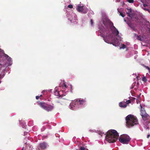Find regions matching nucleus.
<instances>
[{
  "label": "nucleus",
  "instance_id": "1",
  "mask_svg": "<svg viewBox=\"0 0 150 150\" xmlns=\"http://www.w3.org/2000/svg\"><path fill=\"white\" fill-rule=\"evenodd\" d=\"M103 23L101 27L99 26V35L103 38L106 42L112 44L115 46L119 45L121 38L119 35V32L114 26L113 23L106 18L103 19Z\"/></svg>",
  "mask_w": 150,
  "mask_h": 150
},
{
  "label": "nucleus",
  "instance_id": "2",
  "mask_svg": "<svg viewBox=\"0 0 150 150\" xmlns=\"http://www.w3.org/2000/svg\"><path fill=\"white\" fill-rule=\"evenodd\" d=\"M72 88V85L70 84L68 85L63 81L61 83V86H59L56 87L54 89V94L59 97L65 96L67 92L70 90L71 91Z\"/></svg>",
  "mask_w": 150,
  "mask_h": 150
},
{
  "label": "nucleus",
  "instance_id": "3",
  "mask_svg": "<svg viewBox=\"0 0 150 150\" xmlns=\"http://www.w3.org/2000/svg\"><path fill=\"white\" fill-rule=\"evenodd\" d=\"M119 136L118 133L115 130L108 131L105 137V140L109 143H113L116 142Z\"/></svg>",
  "mask_w": 150,
  "mask_h": 150
},
{
  "label": "nucleus",
  "instance_id": "4",
  "mask_svg": "<svg viewBox=\"0 0 150 150\" xmlns=\"http://www.w3.org/2000/svg\"><path fill=\"white\" fill-rule=\"evenodd\" d=\"M85 101L82 99H76L70 103L69 108L71 110H75L82 107L85 105Z\"/></svg>",
  "mask_w": 150,
  "mask_h": 150
},
{
  "label": "nucleus",
  "instance_id": "5",
  "mask_svg": "<svg viewBox=\"0 0 150 150\" xmlns=\"http://www.w3.org/2000/svg\"><path fill=\"white\" fill-rule=\"evenodd\" d=\"M125 119L127 126L129 127L138 124L137 117L133 115H128L126 117Z\"/></svg>",
  "mask_w": 150,
  "mask_h": 150
},
{
  "label": "nucleus",
  "instance_id": "6",
  "mask_svg": "<svg viewBox=\"0 0 150 150\" xmlns=\"http://www.w3.org/2000/svg\"><path fill=\"white\" fill-rule=\"evenodd\" d=\"M67 17L68 19L71 23L74 24L76 23L78 19L77 16L76 14L73 12L72 11H70L68 13H67Z\"/></svg>",
  "mask_w": 150,
  "mask_h": 150
},
{
  "label": "nucleus",
  "instance_id": "7",
  "mask_svg": "<svg viewBox=\"0 0 150 150\" xmlns=\"http://www.w3.org/2000/svg\"><path fill=\"white\" fill-rule=\"evenodd\" d=\"M131 140V138L127 134L121 135L119 139V142L124 144H129Z\"/></svg>",
  "mask_w": 150,
  "mask_h": 150
},
{
  "label": "nucleus",
  "instance_id": "8",
  "mask_svg": "<svg viewBox=\"0 0 150 150\" xmlns=\"http://www.w3.org/2000/svg\"><path fill=\"white\" fill-rule=\"evenodd\" d=\"M39 105L44 110L49 112L52 111L53 110L54 108V105L52 104V105L48 104L45 103H40Z\"/></svg>",
  "mask_w": 150,
  "mask_h": 150
},
{
  "label": "nucleus",
  "instance_id": "9",
  "mask_svg": "<svg viewBox=\"0 0 150 150\" xmlns=\"http://www.w3.org/2000/svg\"><path fill=\"white\" fill-rule=\"evenodd\" d=\"M76 8L79 12L82 13H86L88 11L87 8L85 6L81 4L78 5Z\"/></svg>",
  "mask_w": 150,
  "mask_h": 150
},
{
  "label": "nucleus",
  "instance_id": "10",
  "mask_svg": "<svg viewBox=\"0 0 150 150\" xmlns=\"http://www.w3.org/2000/svg\"><path fill=\"white\" fill-rule=\"evenodd\" d=\"M131 102V101L129 100H124V101L119 103V105L120 107L125 108L127 107L128 104L130 103Z\"/></svg>",
  "mask_w": 150,
  "mask_h": 150
},
{
  "label": "nucleus",
  "instance_id": "11",
  "mask_svg": "<svg viewBox=\"0 0 150 150\" xmlns=\"http://www.w3.org/2000/svg\"><path fill=\"white\" fill-rule=\"evenodd\" d=\"M48 146V145L45 142L41 143H40L38 146V149L39 150H40V148L43 149H45Z\"/></svg>",
  "mask_w": 150,
  "mask_h": 150
},
{
  "label": "nucleus",
  "instance_id": "12",
  "mask_svg": "<svg viewBox=\"0 0 150 150\" xmlns=\"http://www.w3.org/2000/svg\"><path fill=\"white\" fill-rule=\"evenodd\" d=\"M143 5L142 8L144 10L149 11V9L148 8H150V2H146L145 3L143 4Z\"/></svg>",
  "mask_w": 150,
  "mask_h": 150
},
{
  "label": "nucleus",
  "instance_id": "13",
  "mask_svg": "<svg viewBox=\"0 0 150 150\" xmlns=\"http://www.w3.org/2000/svg\"><path fill=\"white\" fill-rule=\"evenodd\" d=\"M132 10L131 8L127 9V16L129 17V18H127L128 19H132L133 18V14L131 13Z\"/></svg>",
  "mask_w": 150,
  "mask_h": 150
},
{
  "label": "nucleus",
  "instance_id": "14",
  "mask_svg": "<svg viewBox=\"0 0 150 150\" xmlns=\"http://www.w3.org/2000/svg\"><path fill=\"white\" fill-rule=\"evenodd\" d=\"M141 115L142 118L144 120H145L146 118L148 116V115L146 112L145 111L142 110H141Z\"/></svg>",
  "mask_w": 150,
  "mask_h": 150
},
{
  "label": "nucleus",
  "instance_id": "15",
  "mask_svg": "<svg viewBox=\"0 0 150 150\" xmlns=\"http://www.w3.org/2000/svg\"><path fill=\"white\" fill-rule=\"evenodd\" d=\"M134 38L135 39H136L140 41H143L144 39V38L143 36L140 35H138L136 34H134Z\"/></svg>",
  "mask_w": 150,
  "mask_h": 150
},
{
  "label": "nucleus",
  "instance_id": "16",
  "mask_svg": "<svg viewBox=\"0 0 150 150\" xmlns=\"http://www.w3.org/2000/svg\"><path fill=\"white\" fill-rule=\"evenodd\" d=\"M90 132H96L98 133V134L102 136L103 135H105V134H104V132L100 131H97L95 130H91L90 129L89 130Z\"/></svg>",
  "mask_w": 150,
  "mask_h": 150
},
{
  "label": "nucleus",
  "instance_id": "17",
  "mask_svg": "<svg viewBox=\"0 0 150 150\" xmlns=\"http://www.w3.org/2000/svg\"><path fill=\"white\" fill-rule=\"evenodd\" d=\"M128 25L129 26L132 28L133 30L134 31H135V25L133 24L132 23H128Z\"/></svg>",
  "mask_w": 150,
  "mask_h": 150
},
{
  "label": "nucleus",
  "instance_id": "18",
  "mask_svg": "<svg viewBox=\"0 0 150 150\" xmlns=\"http://www.w3.org/2000/svg\"><path fill=\"white\" fill-rule=\"evenodd\" d=\"M52 91V89L44 90L42 91V93L47 94L48 92H51Z\"/></svg>",
  "mask_w": 150,
  "mask_h": 150
},
{
  "label": "nucleus",
  "instance_id": "19",
  "mask_svg": "<svg viewBox=\"0 0 150 150\" xmlns=\"http://www.w3.org/2000/svg\"><path fill=\"white\" fill-rule=\"evenodd\" d=\"M20 123L23 128H25V126L26 125L24 121L22 120L20 121Z\"/></svg>",
  "mask_w": 150,
  "mask_h": 150
},
{
  "label": "nucleus",
  "instance_id": "20",
  "mask_svg": "<svg viewBox=\"0 0 150 150\" xmlns=\"http://www.w3.org/2000/svg\"><path fill=\"white\" fill-rule=\"evenodd\" d=\"M73 8V6L72 5L69 4L68 5L67 7L65 6V9L66 10V11H67V12L68 11L67 10L68 9V8Z\"/></svg>",
  "mask_w": 150,
  "mask_h": 150
},
{
  "label": "nucleus",
  "instance_id": "21",
  "mask_svg": "<svg viewBox=\"0 0 150 150\" xmlns=\"http://www.w3.org/2000/svg\"><path fill=\"white\" fill-rule=\"evenodd\" d=\"M142 81L144 82H146L147 81V79L146 77L144 76L142 79Z\"/></svg>",
  "mask_w": 150,
  "mask_h": 150
},
{
  "label": "nucleus",
  "instance_id": "22",
  "mask_svg": "<svg viewBox=\"0 0 150 150\" xmlns=\"http://www.w3.org/2000/svg\"><path fill=\"white\" fill-rule=\"evenodd\" d=\"M125 48H126V46L124 44H123L122 45V47H120V49L122 48V49H124Z\"/></svg>",
  "mask_w": 150,
  "mask_h": 150
},
{
  "label": "nucleus",
  "instance_id": "23",
  "mask_svg": "<svg viewBox=\"0 0 150 150\" xmlns=\"http://www.w3.org/2000/svg\"><path fill=\"white\" fill-rule=\"evenodd\" d=\"M149 25H148L147 26V28L148 29L150 33V24H149V23H148Z\"/></svg>",
  "mask_w": 150,
  "mask_h": 150
},
{
  "label": "nucleus",
  "instance_id": "24",
  "mask_svg": "<svg viewBox=\"0 0 150 150\" xmlns=\"http://www.w3.org/2000/svg\"><path fill=\"white\" fill-rule=\"evenodd\" d=\"M127 1L130 3H133L134 2V0H127Z\"/></svg>",
  "mask_w": 150,
  "mask_h": 150
},
{
  "label": "nucleus",
  "instance_id": "25",
  "mask_svg": "<svg viewBox=\"0 0 150 150\" xmlns=\"http://www.w3.org/2000/svg\"><path fill=\"white\" fill-rule=\"evenodd\" d=\"M147 128L149 129H150V122L147 124Z\"/></svg>",
  "mask_w": 150,
  "mask_h": 150
},
{
  "label": "nucleus",
  "instance_id": "26",
  "mask_svg": "<svg viewBox=\"0 0 150 150\" xmlns=\"http://www.w3.org/2000/svg\"><path fill=\"white\" fill-rule=\"evenodd\" d=\"M91 25V26H93V22L92 19H91L90 21Z\"/></svg>",
  "mask_w": 150,
  "mask_h": 150
},
{
  "label": "nucleus",
  "instance_id": "27",
  "mask_svg": "<svg viewBox=\"0 0 150 150\" xmlns=\"http://www.w3.org/2000/svg\"><path fill=\"white\" fill-rule=\"evenodd\" d=\"M120 15H121L123 17H124L125 16V14H123V13H120Z\"/></svg>",
  "mask_w": 150,
  "mask_h": 150
},
{
  "label": "nucleus",
  "instance_id": "28",
  "mask_svg": "<svg viewBox=\"0 0 150 150\" xmlns=\"http://www.w3.org/2000/svg\"><path fill=\"white\" fill-rule=\"evenodd\" d=\"M85 148L83 147H81L80 149L79 150H85Z\"/></svg>",
  "mask_w": 150,
  "mask_h": 150
},
{
  "label": "nucleus",
  "instance_id": "29",
  "mask_svg": "<svg viewBox=\"0 0 150 150\" xmlns=\"http://www.w3.org/2000/svg\"><path fill=\"white\" fill-rule=\"evenodd\" d=\"M136 76V78L137 79V80H139L140 79V77L138 76H137V75H135Z\"/></svg>",
  "mask_w": 150,
  "mask_h": 150
},
{
  "label": "nucleus",
  "instance_id": "30",
  "mask_svg": "<svg viewBox=\"0 0 150 150\" xmlns=\"http://www.w3.org/2000/svg\"><path fill=\"white\" fill-rule=\"evenodd\" d=\"M42 96V95H41L40 96H37L36 97V99L38 100L39 99V98L40 97Z\"/></svg>",
  "mask_w": 150,
  "mask_h": 150
},
{
  "label": "nucleus",
  "instance_id": "31",
  "mask_svg": "<svg viewBox=\"0 0 150 150\" xmlns=\"http://www.w3.org/2000/svg\"><path fill=\"white\" fill-rule=\"evenodd\" d=\"M28 134V132H24V136L26 135H27Z\"/></svg>",
  "mask_w": 150,
  "mask_h": 150
},
{
  "label": "nucleus",
  "instance_id": "32",
  "mask_svg": "<svg viewBox=\"0 0 150 150\" xmlns=\"http://www.w3.org/2000/svg\"><path fill=\"white\" fill-rule=\"evenodd\" d=\"M47 137V136H43L42 137V139H44L45 138H46Z\"/></svg>",
  "mask_w": 150,
  "mask_h": 150
},
{
  "label": "nucleus",
  "instance_id": "33",
  "mask_svg": "<svg viewBox=\"0 0 150 150\" xmlns=\"http://www.w3.org/2000/svg\"><path fill=\"white\" fill-rule=\"evenodd\" d=\"M134 83L132 85V88H134Z\"/></svg>",
  "mask_w": 150,
  "mask_h": 150
},
{
  "label": "nucleus",
  "instance_id": "34",
  "mask_svg": "<svg viewBox=\"0 0 150 150\" xmlns=\"http://www.w3.org/2000/svg\"><path fill=\"white\" fill-rule=\"evenodd\" d=\"M125 44L127 45H129V43L128 42H126V43H125Z\"/></svg>",
  "mask_w": 150,
  "mask_h": 150
},
{
  "label": "nucleus",
  "instance_id": "35",
  "mask_svg": "<svg viewBox=\"0 0 150 150\" xmlns=\"http://www.w3.org/2000/svg\"><path fill=\"white\" fill-rule=\"evenodd\" d=\"M150 136V134H148L147 136V138H148Z\"/></svg>",
  "mask_w": 150,
  "mask_h": 150
},
{
  "label": "nucleus",
  "instance_id": "36",
  "mask_svg": "<svg viewBox=\"0 0 150 150\" xmlns=\"http://www.w3.org/2000/svg\"><path fill=\"white\" fill-rule=\"evenodd\" d=\"M31 122H29V123H28V125H29V126H30V123Z\"/></svg>",
  "mask_w": 150,
  "mask_h": 150
},
{
  "label": "nucleus",
  "instance_id": "37",
  "mask_svg": "<svg viewBox=\"0 0 150 150\" xmlns=\"http://www.w3.org/2000/svg\"><path fill=\"white\" fill-rule=\"evenodd\" d=\"M24 149V148H23L22 149V150H26Z\"/></svg>",
  "mask_w": 150,
  "mask_h": 150
},
{
  "label": "nucleus",
  "instance_id": "38",
  "mask_svg": "<svg viewBox=\"0 0 150 150\" xmlns=\"http://www.w3.org/2000/svg\"><path fill=\"white\" fill-rule=\"evenodd\" d=\"M2 76L3 77L4 76V75L3 74Z\"/></svg>",
  "mask_w": 150,
  "mask_h": 150
},
{
  "label": "nucleus",
  "instance_id": "39",
  "mask_svg": "<svg viewBox=\"0 0 150 150\" xmlns=\"http://www.w3.org/2000/svg\"><path fill=\"white\" fill-rule=\"evenodd\" d=\"M35 128V127H33V129H34V128Z\"/></svg>",
  "mask_w": 150,
  "mask_h": 150
},
{
  "label": "nucleus",
  "instance_id": "40",
  "mask_svg": "<svg viewBox=\"0 0 150 150\" xmlns=\"http://www.w3.org/2000/svg\"><path fill=\"white\" fill-rule=\"evenodd\" d=\"M140 106H141V108H142V106L141 105H140Z\"/></svg>",
  "mask_w": 150,
  "mask_h": 150
}]
</instances>
